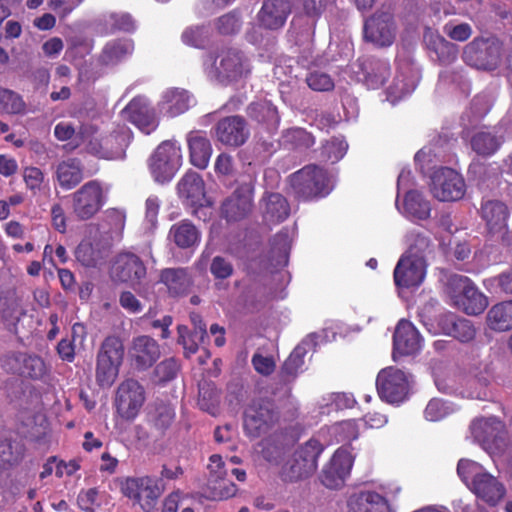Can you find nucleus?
<instances>
[{
    "label": "nucleus",
    "instance_id": "nucleus-1",
    "mask_svg": "<svg viewBox=\"0 0 512 512\" xmlns=\"http://www.w3.org/2000/svg\"><path fill=\"white\" fill-rule=\"evenodd\" d=\"M430 253L428 237L413 236L407 251L398 260L394 269V282L400 288H417L425 279L427 255Z\"/></svg>",
    "mask_w": 512,
    "mask_h": 512
},
{
    "label": "nucleus",
    "instance_id": "nucleus-2",
    "mask_svg": "<svg viewBox=\"0 0 512 512\" xmlns=\"http://www.w3.org/2000/svg\"><path fill=\"white\" fill-rule=\"evenodd\" d=\"M82 142L89 153L106 160L124 159L132 134L125 125H118L106 136H100L95 126L86 124L80 129Z\"/></svg>",
    "mask_w": 512,
    "mask_h": 512
},
{
    "label": "nucleus",
    "instance_id": "nucleus-3",
    "mask_svg": "<svg viewBox=\"0 0 512 512\" xmlns=\"http://www.w3.org/2000/svg\"><path fill=\"white\" fill-rule=\"evenodd\" d=\"M203 68L210 80L223 84L236 82L251 73L249 58L236 48L222 50L216 57L208 55Z\"/></svg>",
    "mask_w": 512,
    "mask_h": 512
},
{
    "label": "nucleus",
    "instance_id": "nucleus-4",
    "mask_svg": "<svg viewBox=\"0 0 512 512\" xmlns=\"http://www.w3.org/2000/svg\"><path fill=\"white\" fill-rule=\"evenodd\" d=\"M446 291L453 304L468 315H479L488 306V298L466 276H449Z\"/></svg>",
    "mask_w": 512,
    "mask_h": 512
},
{
    "label": "nucleus",
    "instance_id": "nucleus-5",
    "mask_svg": "<svg viewBox=\"0 0 512 512\" xmlns=\"http://www.w3.org/2000/svg\"><path fill=\"white\" fill-rule=\"evenodd\" d=\"M294 193L304 200L322 198L333 189L327 172L317 165H307L290 176Z\"/></svg>",
    "mask_w": 512,
    "mask_h": 512
},
{
    "label": "nucleus",
    "instance_id": "nucleus-6",
    "mask_svg": "<svg viewBox=\"0 0 512 512\" xmlns=\"http://www.w3.org/2000/svg\"><path fill=\"white\" fill-rule=\"evenodd\" d=\"M124 357V345L116 336L107 337L97 354L96 381L102 387H110L118 377Z\"/></svg>",
    "mask_w": 512,
    "mask_h": 512
},
{
    "label": "nucleus",
    "instance_id": "nucleus-7",
    "mask_svg": "<svg viewBox=\"0 0 512 512\" xmlns=\"http://www.w3.org/2000/svg\"><path fill=\"white\" fill-rule=\"evenodd\" d=\"M182 149L176 140L163 141L150 158L149 168L158 183L169 182L182 165Z\"/></svg>",
    "mask_w": 512,
    "mask_h": 512
},
{
    "label": "nucleus",
    "instance_id": "nucleus-8",
    "mask_svg": "<svg viewBox=\"0 0 512 512\" xmlns=\"http://www.w3.org/2000/svg\"><path fill=\"white\" fill-rule=\"evenodd\" d=\"M279 419L274 403L268 399L252 401L244 412V431L250 438L268 433Z\"/></svg>",
    "mask_w": 512,
    "mask_h": 512
},
{
    "label": "nucleus",
    "instance_id": "nucleus-9",
    "mask_svg": "<svg viewBox=\"0 0 512 512\" xmlns=\"http://www.w3.org/2000/svg\"><path fill=\"white\" fill-rule=\"evenodd\" d=\"M501 57V45L494 38L478 37L468 43L463 50L464 62L483 70L495 69Z\"/></svg>",
    "mask_w": 512,
    "mask_h": 512
},
{
    "label": "nucleus",
    "instance_id": "nucleus-10",
    "mask_svg": "<svg viewBox=\"0 0 512 512\" xmlns=\"http://www.w3.org/2000/svg\"><path fill=\"white\" fill-rule=\"evenodd\" d=\"M144 387L134 379L121 382L116 390L114 405L117 414L125 421H133L145 403Z\"/></svg>",
    "mask_w": 512,
    "mask_h": 512
},
{
    "label": "nucleus",
    "instance_id": "nucleus-11",
    "mask_svg": "<svg viewBox=\"0 0 512 512\" xmlns=\"http://www.w3.org/2000/svg\"><path fill=\"white\" fill-rule=\"evenodd\" d=\"M121 489L125 496L135 500L145 512L153 511L163 491L159 481L151 476L127 478Z\"/></svg>",
    "mask_w": 512,
    "mask_h": 512
},
{
    "label": "nucleus",
    "instance_id": "nucleus-12",
    "mask_svg": "<svg viewBox=\"0 0 512 512\" xmlns=\"http://www.w3.org/2000/svg\"><path fill=\"white\" fill-rule=\"evenodd\" d=\"M108 189L96 180L85 183L73 194V212L77 218H92L105 204Z\"/></svg>",
    "mask_w": 512,
    "mask_h": 512
},
{
    "label": "nucleus",
    "instance_id": "nucleus-13",
    "mask_svg": "<svg viewBox=\"0 0 512 512\" xmlns=\"http://www.w3.org/2000/svg\"><path fill=\"white\" fill-rule=\"evenodd\" d=\"M466 185L454 169L441 167L431 176V193L439 201H457L463 198Z\"/></svg>",
    "mask_w": 512,
    "mask_h": 512
},
{
    "label": "nucleus",
    "instance_id": "nucleus-14",
    "mask_svg": "<svg viewBox=\"0 0 512 512\" xmlns=\"http://www.w3.org/2000/svg\"><path fill=\"white\" fill-rule=\"evenodd\" d=\"M379 396L388 403L403 402L409 391V379L399 369L388 367L381 370L377 376Z\"/></svg>",
    "mask_w": 512,
    "mask_h": 512
},
{
    "label": "nucleus",
    "instance_id": "nucleus-15",
    "mask_svg": "<svg viewBox=\"0 0 512 512\" xmlns=\"http://www.w3.org/2000/svg\"><path fill=\"white\" fill-rule=\"evenodd\" d=\"M353 462L354 455L350 446H342L337 449L323 470L322 483L330 489L341 487L350 474Z\"/></svg>",
    "mask_w": 512,
    "mask_h": 512
},
{
    "label": "nucleus",
    "instance_id": "nucleus-16",
    "mask_svg": "<svg viewBox=\"0 0 512 512\" xmlns=\"http://www.w3.org/2000/svg\"><path fill=\"white\" fill-rule=\"evenodd\" d=\"M208 470V488L210 490L209 497L211 499L224 500L236 494V485L226 479L229 471L228 463H225L220 455L214 454L210 456Z\"/></svg>",
    "mask_w": 512,
    "mask_h": 512
},
{
    "label": "nucleus",
    "instance_id": "nucleus-17",
    "mask_svg": "<svg viewBox=\"0 0 512 512\" xmlns=\"http://www.w3.org/2000/svg\"><path fill=\"white\" fill-rule=\"evenodd\" d=\"M471 435L490 455L500 453L503 424L496 417L475 420L470 427Z\"/></svg>",
    "mask_w": 512,
    "mask_h": 512
},
{
    "label": "nucleus",
    "instance_id": "nucleus-18",
    "mask_svg": "<svg viewBox=\"0 0 512 512\" xmlns=\"http://www.w3.org/2000/svg\"><path fill=\"white\" fill-rule=\"evenodd\" d=\"M177 194L186 206L195 209L210 206L204 181L197 172L188 171L182 176L177 184Z\"/></svg>",
    "mask_w": 512,
    "mask_h": 512
},
{
    "label": "nucleus",
    "instance_id": "nucleus-19",
    "mask_svg": "<svg viewBox=\"0 0 512 512\" xmlns=\"http://www.w3.org/2000/svg\"><path fill=\"white\" fill-rule=\"evenodd\" d=\"M121 115L124 120L131 122L145 134H150L158 126L155 113L144 96L133 98L122 110Z\"/></svg>",
    "mask_w": 512,
    "mask_h": 512
},
{
    "label": "nucleus",
    "instance_id": "nucleus-20",
    "mask_svg": "<svg viewBox=\"0 0 512 512\" xmlns=\"http://www.w3.org/2000/svg\"><path fill=\"white\" fill-rule=\"evenodd\" d=\"M215 137L223 145L242 146L250 136L247 122L240 116H229L220 120L215 128Z\"/></svg>",
    "mask_w": 512,
    "mask_h": 512
},
{
    "label": "nucleus",
    "instance_id": "nucleus-21",
    "mask_svg": "<svg viewBox=\"0 0 512 512\" xmlns=\"http://www.w3.org/2000/svg\"><path fill=\"white\" fill-rule=\"evenodd\" d=\"M422 338L415 326L408 320L401 319L393 336V359L398 356L413 355L420 351Z\"/></svg>",
    "mask_w": 512,
    "mask_h": 512
},
{
    "label": "nucleus",
    "instance_id": "nucleus-22",
    "mask_svg": "<svg viewBox=\"0 0 512 512\" xmlns=\"http://www.w3.org/2000/svg\"><path fill=\"white\" fill-rule=\"evenodd\" d=\"M364 37L376 46L384 47L391 45L395 37L391 14L387 12L376 13L366 20Z\"/></svg>",
    "mask_w": 512,
    "mask_h": 512
},
{
    "label": "nucleus",
    "instance_id": "nucleus-23",
    "mask_svg": "<svg viewBox=\"0 0 512 512\" xmlns=\"http://www.w3.org/2000/svg\"><path fill=\"white\" fill-rule=\"evenodd\" d=\"M290 0H264L257 14L260 27L267 30H277L284 26L291 13Z\"/></svg>",
    "mask_w": 512,
    "mask_h": 512
},
{
    "label": "nucleus",
    "instance_id": "nucleus-24",
    "mask_svg": "<svg viewBox=\"0 0 512 512\" xmlns=\"http://www.w3.org/2000/svg\"><path fill=\"white\" fill-rule=\"evenodd\" d=\"M111 275L117 281L134 284L145 277L146 267L135 254L121 253L112 265Z\"/></svg>",
    "mask_w": 512,
    "mask_h": 512
},
{
    "label": "nucleus",
    "instance_id": "nucleus-25",
    "mask_svg": "<svg viewBox=\"0 0 512 512\" xmlns=\"http://www.w3.org/2000/svg\"><path fill=\"white\" fill-rule=\"evenodd\" d=\"M195 103V98L189 91L168 88L162 93L158 108L161 113L173 118L188 111Z\"/></svg>",
    "mask_w": 512,
    "mask_h": 512
},
{
    "label": "nucleus",
    "instance_id": "nucleus-26",
    "mask_svg": "<svg viewBox=\"0 0 512 512\" xmlns=\"http://www.w3.org/2000/svg\"><path fill=\"white\" fill-rule=\"evenodd\" d=\"M129 355L137 369L146 370L160 357V347L153 338L138 336L132 340Z\"/></svg>",
    "mask_w": 512,
    "mask_h": 512
},
{
    "label": "nucleus",
    "instance_id": "nucleus-27",
    "mask_svg": "<svg viewBox=\"0 0 512 512\" xmlns=\"http://www.w3.org/2000/svg\"><path fill=\"white\" fill-rule=\"evenodd\" d=\"M253 206V188L244 184L239 186L222 205V212L228 220H239L247 216Z\"/></svg>",
    "mask_w": 512,
    "mask_h": 512
},
{
    "label": "nucleus",
    "instance_id": "nucleus-28",
    "mask_svg": "<svg viewBox=\"0 0 512 512\" xmlns=\"http://www.w3.org/2000/svg\"><path fill=\"white\" fill-rule=\"evenodd\" d=\"M186 142L190 163L196 168L206 169L213 153L211 141L206 133L200 130L190 131L186 135Z\"/></svg>",
    "mask_w": 512,
    "mask_h": 512
},
{
    "label": "nucleus",
    "instance_id": "nucleus-29",
    "mask_svg": "<svg viewBox=\"0 0 512 512\" xmlns=\"http://www.w3.org/2000/svg\"><path fill=\"white\" fill-rule=\"evenodd\" d=\"M469 488L478 498L490 505L498 503L505 494L503 485L486 471L472 481Z\"/></svg>",
    "mask_w": 512,
    "mask_h": 512
},
{
    "label": "nucleus",
    "instance_id": "nucleus-30",
    "mask_svg": "<svg viewBox=\"0 0 512 512\" xmlns=\"http://www.w3.org/2000/svg\"><path fill=\"white\" fill-rule=\"evenodd\" d=\"M320 335L317 333H311L307 335L299 345L295 347L290 356L284 362L283 371L289 376H296L303 372L304 357L310 352L314 351L319 343Z\"/></svg>",
    "mask_w": 512,
    "mask_h": 512
},
{
    "label": "nucleus",
    "instance_id": "nucleus-31",
    "mask_svg": "<svg viewBox=\"0 0 512 512\" xmlns=\"http://www.w3.org/2000/svg\"><path fill=\"white\" fill-rule=\"evenodd\" d=\"M481 217L492 233L507 229L509 212L507 206L498 200H487L481 205Z\"/></svg>",
    "mask_w": 512,
    "mask_h": 512
},
{
    "label": "nucleus",
    "instance_id": "nucleus-32",
    "mask_svg": "<svg viewBox=\"0 0 512 512\" xmlns=\"http://www.w3.org/2000/svg\"><path fill=\"white\" fill-rule=\"evenodd\" d=\"M424 42L441 64L452 63L457 58V46L430 28L424 33Z\"/></svg>",
    "mask_w": 512,
    "mask_h": 512
},
{
    "label": "nucleus",
    "instance_id": "nucleus-33",
    "mask_svg": "<svg viewBox=\"0 0 512 512\" xmlns=\"http://www.w3.org/2000/svg\"><path fill=\"white\" fill-rule=\"evenodd\" d=\"M398 211L410 219L425 220L429 218L431 207L422 194L416 190L406 192L402 205L399 204V197L396 199Z\"/></svg>",
    "mask_w": 512,
    "mask_h": 512
},
{
    "label": "nucleus",
    "instance_id": "nucleus-34",
    "mask_svg": "<svg viewBox=\"0 0 512 512\" xmlns=\"http://www.w3.org/2000/svg\"><path fill=\"white\" fill-rule=\"evenodd\" d=\"M439 325L444 334L452 336L461 342H469L474 339L476 331L472 323L455 314L447 313L440 317Z\"/></svg>",
    "mask_w": 512,
    "mask_h": 512
},
{
    "label": "nucleus",
    "instance_id": "nucleus-35",
    "mask_svg": "<svg viewBox=\"0 0 512 512\" xmlns=\"http://www.w3.org/2000/svg\"><path fill=\"white\" fill-rule=\"evenodd\" d=\"M487 327L495 332L512 329V300L494 304L486 314Z\"/></svg>",
    "mask_w": 512,
    "mask_h": 512
},
{
    "label": "nucleus",
    "instance_id": "nucleus-36",
    "mask_svg": "<svg viewBox=\"0 0 512 512\" xmlns=\"http://www.w3.org/2000/svg\"><path fill=\"white\" fill-rule=\"evenodd\" d=\"M56 179L59 185L66 190L77 186L83 179V169L79 160L68 158L56 166Z\"/></svg>",
    "mask_w": 512,
    "mask_h": 512
},
{
    "label": "nucleus",
    "instance_id": "nucleus-37",
    "mask_svg": "<svg viewBox=\"0 0 512 512\" xmlns=\"http://www.w3.org/2000/svg\"><path fill=\"white\" fill-rule=\"evenodd\" d=\"M289 213V204L279 193L266 194L263 198V216L267 222H282L289 216Z\"/></svg>",
    "mask_w": 512,
    "mask_h": 512
},
{
    "label": "nucleus",
    "instance_id": "nucleus-38",
    "mask_svg": "<svg viewBox=\"0 0 512 512\" xmlns=\"http://www.w3.org/2000/svg\"><path fill=\"white\" fill-rule=\"evenodd\" d=\"M160 282L167 287L168 292L173 296L185 294L191 285L188 272L183 268H167L162 270Z\"/></svg>",
    "mask_w": 512,
    "mask_h": 512
},
{
    "label": "nucleus",
    "instance_id": "nucleus-39",
    "mask_svg": "<svg viewBox=\"0 0 512 512\" xmlns=\"http://www.w3.org/2000/svg\"><path fill=\"white\" fill-rule=\"evenodd\" d=\"M364 82L370 89L380 88L389 76V64L384 60L369 59L362 64Z\"/></svg>",
    "mask_w": 512,
    "mask_h": 512
},
{
    "label": "nucleus",
    "instance_id": "nucleus-40",
    "mask_svg": "<svg viewBox=\"0 0 512 512\" xmlns=\"http://www.w3.org/2000/svg\"><path fill=\"white\" fill-rule=\"evenodd\" d=\"M169 237L179 248H190L200 241V233L189 221H181L172 225Z\"/></svg>",
    "mask_w": 512,
    "mask_h": 512
},
{
    "label": "nucleus",
    "instance_id": "nucleus-41",
    "mask_svg": "<svg viewBox=\"0 0 512 512\" xmlns=\"http://www.w3.org/2000/svg\"><path fill=\"white\" fill-rule=\"evenodd\" d=\"M133 49L134 45L130 39L110 41L103 49L102 62L106 65H114L131 55Z\"/></svg>",
    "mask_w": 512,
    "mask_h": 512
},
{
    "label": "nucleus",
    "instance_id": "nucleus-42",
    "mask_svg": "<svg viewBox=\"0 0 512 512\" xmlns=\"http://www.w3.org/2000/svg\"><path fill=\"white\" fill-rule=\"evenodd\" d=\"M417 85V73L410 70L409 75H398L394 83L387 90V100L395 104L402 98L410 95Z\"/></svg>",
    "mask_w": 512,
    "mask_h": 512
},
{
    "label": "nucleus",
    "instance_id": "nucleus-43",
    "mask_svg": "<svg viewBox=\"0 0 512 512\" xmlns=\"http://www.w3.org/2000/svg\"><path fill=\"white\" fill-rule=\"evenodd\" d=\"M293 234V230L284 228L274 236L271 242V253L273 257H276V264L278 266H285L288 262Z\"/></svg>",
    "mask_w": 512,
    "mask_h": 512
},
{
    "label": "nucleus",
    "instance_id": "nucleus-44",
    "mask_svg": "<svg viewBox=\"0 0 512 512\" xmlns=\"http://www.w3.org/2000/svg\"><path fill=\"white\" fill-rule=\"evenodd\" d=\"M177 330L178 342L183 346L186 357H189L198 351L199 345L207 335L206 327H200V330H193V332H190L187 326L179 325Z\"/></svg>",
    "mask_w": 512,
    "mask_h": 512
},
{
    "label": "nucleus",
    "instance_id": "nucleus-45",
    "mask_svg": "<svg viewBox=\"0 0 512 512\" xmlns=\"http://www.w3.org/2000/svg\"><path fill=\"white\" fill-rule=\"evenodd\" d=\"M501 144L498 138L491 131H478L471 139L472 149L479 155L489 156L495 153Z\"/></svg>",
    "mask_w": 512,
    "mask_h": 512
},
{
    "label": "nucleus",
    "instance_id": "nucleus-46",
    "mask_svg": "<svg viewBox=\"0 0 512 512\" xmlns=\"http://www.w3.org/2000/svg\"><path fill=\"white\" fill-rule=\"evenodd\" d=\"M324 447L325 445L320 440L313 437L301 445L294 453L297 454L301 461L304 460V467L316 470L318 457L324 450Z\"/></svg>",
    "mask_w": 512,
    "mask_h": 512
},
{
    "label": "nucleus",
    "instance_id": "nucleus-47",
    "mask_svg": "<svg viewBox=\"0 0 512 512\" xmlns=\"http://www.w3.org/2000/svg\"><path fill=\"white\" fill-rule=\"evenodd\" d=\"M356 400L350 393H331L322 398L320 402L321 413H330L332 410L352 408Z\"/></svg>",
    "mask_w": 512,
    "mask_h": 512
},
{
    "label": "nucleus",
    "instance_id": "nucleus-48",
    "mask_svg": "<svg viewBox=\"0 0 512 512\" xmlns=\"http://www.w3.org/2000/svg\"><path fill=\"white\" fill-rule=\"evenodd\" d=\"M248 114L258 122H265L270 125L277 124L279 121L277 109L269 101L250 104Z\"/></svg>",
    "mask_w": 512,
    "mask_h": 512
},
{
    "label": "nucleus",
    "instance_id": "nucleus-49",
    "mask_svg": "<svg viewBox=\"0 0 512 512\" xmlns=\"http://www.w3.org/2000/svg\"><path fill=\"white\" fill-rule=\"evenodd\" d=\"M0 111L7 114H23L26 111V104L18 93L0 88Z\"/></svg>",
    "mask_w": 512,
    "mask_h": 512
},
{
    "label": "nucleus",
    "instance_id": "nucleus-50",
    "mask_svg": "<svg viewBox=\"0 0 512 512\" xmlns=\"http://www.w3.org/2000/svg\"><path fill=\"white\" fill-rule=\"evenodd\" d=\"M219 392L211 385H203L199 389L198 405L201 410L206 411L212 416L219 413Z\"/></svg>",
    "mask_w": 512,
    "mask_h": 512
},
{
    "label": "nucleus",
    "instance_id": "nucleus-51",
    "mask_svg": "<svg viewBox=\"0 0 512 512\" xmlns=\"http://www.w3.org/2000/svg\"><path fill=\"white\" fill-rule=\"evenodd\" d=\"M304 460L301 461L297 454H293L291 459L287 461L282 469V476L286 481H297L304 477H307L311 473H313L314 469H308L306 466L304 467Z\"/></svg>",
    "mask_w": 512,
    "mask_h": 512
},
{
    "label": "nucleus",
    "instance_id": "nucleus-52",
    "mask_svg": "<svg viewBox=\"0 0 512 512\" xmlns=\"http://www.w3.org/2000/svg\"><path fill=\"white\" fill-rule=\"evenodd\" d=\"M360 422L359 420H345L331 427L332 433L335 435L337 442L355 440L359 436Z\"/></svg>",
    "mask_w": 512,
    "mask_h": 512
},
{
    "label": "nucleus",
    "instance_id": "nucleus-53",
    "mask_svg": "<svg viewBox=\"0 0 512 512\" xmlns=\"http://www.w3.org/2000/svg\"><path fill=\"white\" fill-rule=\"evenodd\" d=\"M483 285L491 293L512 294V269L498 276L485 279Z\"/></svg>",
    "mask_w": 512,
    "mask_h": 512
},
{
    "label": "nucleus",
    "instance_id": "nucleus-54",
    "mask_svg": "<svg viewBox=\"0 0 512 512\" xmlns=\"http://www.w3.org/2000/svg\"><path fill=\"white\" fill-rule=\"evenodd\" d=\"M175 417L174 409L168 404H157L150 413V419L158 429H166L173 422Z\"/></svg>",
    "mask_w": 512,
    "mask_h": 512
},
{
    "label": "nucleus",
    "instance_id": "nucleus-55",
    "mask_svg": "<svg viewBox=\"0 0 512 512\" xmlns=\"http://www.w3.org/2000/svg\"><path fill=\"white\" fill-rule=\"evenodd\" d=\"M484 472V468L474 461L461 459L458 462L457 473L468 487L471 486L472 481L476 480Z\"/></svg>",
    "mask_w": 512,
    "mask_h": 512
},
{
    "label": "nucleus",
    "instance_id": "nucleus-56",
    "mask_svg": "<svg viewBox=\"0 0 512 512\" xmlns=\"http://www.w3.org/2000/svg\"><path fill=\"white\" fill-rule=\"evenodd\" d=\"M25 362L22 368V375L32 379H41L47 372L46 365L42 358L35 355L25 354Z\"/></svg>",
    "mask_w": 512,
    "mask_h": 512
},
{
    "label": "nucleus",
    "instance_id": "nucleus-57",
    "mask_svg": "<svg viewBox=\"0 0 512 512\" xmlns=\"http://www.w3.org/2000/svg\"><path fill=\"white\" fill-rule=\"evenodd\" d=\"M453 412V408L441 399H432L424 410L426 420L435 422L443 419Z\"/></svg>",
    "mask_w": 512,
    "mask_h": 512
},
{
    "label": "nucleus",
    "instance_id": "nucleus-58",
    "mask_svg": "<svg viewBox=\"0 0 512 512\" xmlns=\"http://www.w3.org/2000/svg\"><path fill=\"white\" fill-rule=\"evenodd\" d=\"M348 149V144L342 137H335L327 141L323 146L324 156L331 162H337L344 157Z\"/></svg>",
    "mask_w": 512,
    "mask_h": 512
},
{
    "label": "nucleus",
    "instance_id": "nucleus-59",
    "mask_svg": "<svg viewBox=\"0 0 512 512\" xmlns=\"http://www.w3.org/2000/svg\"><path fill=\"white\" fill-rule=\"evenodd\" d=\"M254 451L267 462L275 463L281 455V447L272 438H265L256 444Z\"/></svg>",
    "mask_w": 512,
    "mask_h": 512
},
{
    "label": "nucleus",
    "instance_id": "nucleus-60",
    "mask_svg": "<svg viewBox=\"0 0 512 512\" xmlns=\"http://www.w3.org/2000/svg\"><path fill=\"white\" fill-rule=\"evenodd\" d=\"M306 82L315 91H330L334 88V81L330 75L321 71L310 72L306 77Z\"/></svg>",
    "mask_w": 512,
    "mask_h": 512
},
{
    "label": "nucleus",
    "instance_id": "nucleus-61",
    "mask_svg": "<svg viewBox=\"0 0 512 512\" xmlns=\"http://www.w3.org/2000/svg\"><path fill=\"white\" fill-rule=\"evenodd\" d=\"M77 260L86 267L95 266L99 260V252L90 242H81L75 252Z\"/></svg>",
    "mask_w": 512,
    "mask_h": 512
},
{
    "label": "nucleus",
    "instance_id": "nucleus-62",
    "mask_svg": "<svg viewBox=\"0 0 512 512\" xmlns=\"http://www.w3.org/2000/svg\"><path fill=\"white\" fill-rule=\"evenodd\" d=\"M208 37V29L205 26L188 27L182 34V40L185 44L201 47Z\"/></svg>",
    "mask_w": 512,
    "mask_h": 512
},
{
    "label": "nucleus",
    "instance_id": "nucleus-63",
    "mask_svg": "<svg viewBox=\"0 0 512 512\" xmlns=\"http://www.w3.org/2000/svg\"><path fill=\"white\" fill-rule=\"evenodd\" d=\"M375 492L364 491L350 496L348 507L350 512H367L373 502Z\"/></svg>",
    "mask_w": 512,
    "mask_h": 512
},
{
    "label": "nucleus",
    "instance_id": "nucleus-64",
    "mask_svg": "<svg viewBox=\"0 0 512 512\" xmlns=\"http://www.w3.org/2000/svg\"><path fill=\"white\" fill-rule=\"evenodd\" d=\"M79 507L86 512H94L100 506V495L95 488L81 491L77 498Z\"/></svg>",
    "mask_w": 512,
    "mask_h": 512
}]
</instances>
